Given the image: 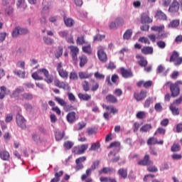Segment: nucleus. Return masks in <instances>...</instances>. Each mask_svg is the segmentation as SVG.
<instances>
[{
  "mask_svg": "<svg viewBox=\"0 0 182 182\" xmlns=\"http://www.w3.org/2000/svg\"><path fill=\"white\" fill-rule=\"evenodd\" d=\"M87 149V145L82 144L80 146H75L73 148V153H75V155H80L83 153H85V151Z\"/></svg>",
  "mask_w": 182,
  "mask_h": 182,
  "instance_id": "11",
  "label": "nucleus"
},
{
  "mask_svg": "<svg viewBox=\"0 0 182 182\" xmlns=\"http://www.w3.org/2000/svg\"><path fill=\"white\" fill-rule=\"evenodd\" d=\"M172 115L173 116H178L180 115V110L177 107V106L174 104H171L169 107Z\"/></svg>",
  "mask_w": 182,
  "mask_h": 182,
  "instance_id": "23",
  "label": "nucleus"
},
{
  "mask_svg": "<svg viewBox=\"0 0 182 182\" xmlns=\"http://www.w3.org/2000/svg\"><path fill=\"white\" fill-rule=\"evenodd\" d=\"M114 23H115L118 26H123L125 24L124 20L121 17H117Z\"/></svg>",
  "mask_w": 182,
  "mask_h": 182,
  "instance_id": "39",
  "label": "nucleus"
},
{
  "mask_svg": "<svg viewBox=\"0 0 182 182\" xmlns=\"http://www.w3.org/2000/svg\"><path fill=\"white\" fill-rule=\"evenodd\" d=\"M16 6L18 7H22L23 9H26L27 7L26 4H25V0H18Z\"/></svg>",
  "mask_w": 182,
  "mask_h": 182,
  "instance_id": "51",
  "label": "nucleus"
},
{
  "mask_svg": "<svg viewBox=\"0 0 182 182\" xmlns=\"http://www.w3.org/2000/svg\"><path fill=\"white\" fill-rule=\"evenodd\" d=\"M162 109L163 107L161 103H156V105H154V109L157 112H161L162 111Z\"/></svg>",
  "mask_w": 182,
  "mask_h": 182,
  "instance_id": "60",
  "label": "nucleus"
},
{
  "mask_svg": "<svg viewBox=\"0 0 182 182\" xmlns=\"http://www.w3.org/2000/svg\"><path fill=\"white\" fill-rule=\"evenodd\" d=\"M40 73H42V72H40L39 70H37L36 73H33L32 77L34 80L41 81L43 80V77L40 75Z\"/></svg>",
  "mask_w": 182,
  "mask_h": 182,
  "instance_id": "28",
  "label": "nucleus"
},
{
  "mask_svg": "<svg viewBox=\"0 0 182 182\" xmlns=\"http://www.w3.org/2000/svg\"><path fill=\"white\" fill-rule=\"evenodd\" d=\"M147 92L145 90H141L139 93H134V99L136 101H142L144 100L146 97Z\"/></svg>",
  "mask_w": 182,
  "mask_h": 182,
  "instance_id": "15",
  "label": "nucleus"
},
{
  "mask_svg": "<svg viewBox=\"0 0 182 182\" xmlns=\"http://www.w3.org/2000/svg\"><path fill=\"white\" fill-rule=\"evenodd\" d=\"M100 182H117L115 178L101 176L100 178Z\"/></svg>",
  "mask_w": 182,
  "mask_h": 182,
  "instance_id": "29",
  "label": "nucleus"
},
{
  "mask_svg": "<svg viewBox=\"0 0 182 182\" xmlns=\"http://www.w3.org/2000/svg\"><path fill=\"white\" fill-rule=\"evenodd\" d=\"M82 87L84 91L87 92L90 90V84L87 81L82 82Z\"/></svg>",
  "mask_w": 182,
  "mask_h": 182,
  "instance_id": "62",
  "label": "nucleus"
},
{
  "mask_svg": "<svg viewBox=\"0 0 182 182\" xmlns=\"http://www.w3.org/2000/svg\"><path fill=\"white\" fill-rule=\"evenodd\" d=\"M33 100V95H32L30 92H24L23 94H22L21 95V97L18 98V100H28V101H31Z\"/></svg>",
  "mask_w": 182,
  "mask_h": 182,
  "instance_id": "19",
  "label": "nucleus"
},
{
  "mask_svg": "<svg viewBox=\"0 0 182 182\" xmlns=\"http://www.w3.org/2000/svg\"><path fill=\"white\" fill-rule=\"evenodd\" d=\"M86 161L85 156H80L78 159L75 160V171H78L80 170H82L83 168L82 162H85Z\"/></svg>",
  "mask_w": 182,
  "mask_h": 182,
  "instance_id": "10",
  "label": "nucleus"
},
{
  "mask_svg": "<svg viewBox=\"0 0 182 182\" xmlns=\"http://www.w3.org/2000/svg\"><path fill=\"white\" fill-rule=\"evenodd\" d=\"M154 164L153 161L150 159V156L149 154L144 155L143 159H140L138 162V166H149Z\"/></svg>",
  "mask_w": 182,
  "mask_h": 182,
  "instance_id": "6",
  "label": "nucleus"
},
{
  "mask_svg": "<svg viewBox=\"0 0 182 182\" xmlns=\"http://www.w3.org/2000/svg\"><path fill=\"white\" fill-rule=\"evenodd\" d=\"M120 74L121 75H122L124 78H126V79L133 77V73H132L131 69L127 70L123 67L120 68Z\"/></svg>",
  "mask_w": 182,
  "mask_h": 182,
  "instance_id": "14",
  "label": "nucleus"
},
{
  "mask_svg": "<svg viewBox=\"0 0 182 182\" xmlns=\"http://www.w3.org/2000/svg\"><path fill=\"white\" fill-rule=\"evenodd\" d=\"M69 49V55L71 56L73 64L77 65L78 63V55L80 53V49L77 46H68Z\"/></svg>",
  "mask_w": 182,
  "mask_h": 182,
  "instance_id": "1",
  "label": "nucleus"
},
{
  "mask_svg": "<svg viewBox=\"0 0 182 182\" xmlns=\"http://www.w3.org/2000/svg\"><path fill=\"white\" fill-rule=\"evenodd\" d=\"M136 59H139L138 64L139 65L140 67L142 68H146V66L148 64L147 60L145 59L144 56H142L141 55H136Z\"/></svg>",
  "mask_w": 182,
  "mask_h": 182,
  "instance_id": "20",
  "label": "nucleus"
},
{
  "mask_svg": "<svg viewBox=\"0 0 182 182\" xmlns=\"http://www.w3.org/2000/svg\"><path fill=\"white\" fill-rule=\"evenodd\" d=\"M79 60H80V68H83L84 65H85L87 63V56L84 55L80 56Z\"/></svg>",
  "mask_w": 182,
  "mask_h": 182,
  "instance_id": "32",
  "label": "nucleus"
},
{
  "mask_svg": "<svg viewBox=\"0 0 182 182\" xmlns=\"http://www.w3.org/2000/svg\"><path fill=\"white\" fill-rule=\"evenodd\" d=\"M76 114L75 112H70L67 115V121L68 123H74L76 121Z\"/></svg>",
  "mask_w": 182,
  "mask_h": 182,
  "instance_id": "25",
  "label": "nucleus"
},
{
  "mask_svg": "<svg viewBox=\"0 0 182 182\" xmlns=\"http://www.w3.org/2000/svg\"><path fill=\"white\" fill-rule=\"evenodd\" d=\"M179 9H180V3H178L177 0H173L171 6H169V9H168V11H169L171 14H177Z\"/></svg>",
  "mask_w": 182,
  "mask_h": 182,
  "instance_id": "8",
  "label": "nucleus"
},
{
  "mask_svg": "<svg viewBox=\"0 0 182 182\" xmlns=\"http://www.w3.org/2000/svg\"><path fill=\"white\" fill-rule=\"evenodd\" d=\"M76 43L78 46H82L83 44L86 43L85 39L84 38L83 36H80L78 38H77Z\"/></svg>",
  "mask_w": 182,
  "mask_h": 182,
  "instance_id": "45",
  "label": "nucleus"
},
{
  "mask_svg": "<svg viewBox=\"0 0 182 182\" xmlns=\"http://www.w3.org/2000/svg\"><path fill=\"white\" fill-rule=\"evenodd\" d=\"M120 146H121V144L119 142L114 141V142H112L110 144V145H109V146H107V149H111V148H113V147H116V148L119 149Z\"/></svg>",
  "mask_w": 182,
  "mask_h": 182,
  "instance_id": "55",
  "label": "nucleus"
},
{
  "mask_svg": "<svg viewBox=\"0 0 182 182\" xmlns=\"http://www.w3.org/2000/svg\"><path fill=\"white\" fill-rule=\"evenodd\" d=\"M55 100L59 104L61 107H65L67 106V102L63 98H60L58 97H55Z\"/></svg>",
  "mask_w": 182,
  "mask_h": 182,
  "instance_id": "36",
  "label": "nucleus"
},
{
  "mask_svg": "<svg viewBox=\"0 0 182 182\" xmlns=\"http://www.w3.org/2000/svg\"><path fill=\"white\" fill-rule=\"evenodd\" d=\"M151 29L153 31L161 33L165 29V26L164 25H161L160 26H154V27H151Z\"/></svg>",
  "mask_w": 182,
  "mask_h": 182,
  "instance_id": "41",
  "label": "nucleus"
},
{
  "mask_svg": "<svg viewBox=\"0 0 182 182\" xmlns=\"http://www.w3.org/2000/svg\"><path fill=\"white\" fill-rule=\"evenodd\" d=\"M79 77L81 80H83V79L89 78L90 75L88 74H87L86 73L80 72V73H79Z\"/></svg>",
  "mask_w": 182,
  "mask_h": 182,
  "instance_id": "61",
  "label": "nucleus"
},
{
  "mask_svg": "<svg viewBox=\"0 0 182 182\" xmlns=\"http://www.w3.org/2000/svg\"><path fill=\"white\" fill-rule=\"evenodd\" d=\"M14 74L16 75L18 77L24 79L26 73H25V71H21L20 70H14Z\"/></svg>",
  "mask_w": 182,
  "mask_h": 182,
  "instance_id": "34",
  "label": "nucleus"
},
{
  "mask_svg": "<svg viewBox=\"0 0 182 182\" xmlns=\"http://www.w3.org/2000/svg\"><path fill=\"white\" fill-rule=\"evenodd\" d=\"M180 26V20H172L170 23L168 25V27L170 28H176Z\"/></svg>",
  "mask_w": 182,
  "mask_h": 182,
  "instance_id": "31",
  "label": "nucleus"
},
{
  "mask_svg": "<svg viewBox=\"0 0 182 182\" xmlns=\"http://www.w3.org/2000/svg\"><path fill=\"white\" fill-rule=\"evenodd\" d=\"M59 36L63 38H67L69 36V32L68 31H61L59 32Z\"/></svg>",
  "mask_w": 182,
  "mask_h": 182,
  "instance_id": "54",
  "label": "nucleus"
},
{
  "mask_svg": "<svg viewBox=\"0 0 182 182\" xmlns=\"http://www.w3.org/2000/svg\"><path fill=\"white\" fill-rule=\"evenodd\" d=\"M101 147V144L98 141L95 142V144H92V150L96 151Z\"/></svg>",
  "mask_w": 182,
  "mask_h": 182,
  "instance_id": "59",
  "label": "nucleus"
},
{
  "mask_svg": "<svg viewBox=\"0 0 182 182\" xmlns=\"http://www.w3.org/2000/svg\"><path fill=\"white\" fill-rule=\"evenodd\" d=\"M16 124L21 129H26V120L21 114L16 115Z\"/></svg>",
  "mask_w": 182,
  "mask_h": 182,
  "instance_id": "9",
  "label": "nucleus"
},
{
  "mask_svg": "<svg viewBox=\"0 0 182 182\" xmlns=\"http://www.w3.org/2000/svg\"><path fill=\"white\" fill-rule=\"evenodd\" d=\"M56 71L61 78L68 79V77H69V72H68L66 69L63 68L62 63H57Z\"/></svg>",
  "mask_w": 182,
  "mask_h": 182,
  "instance_id": "3",
  "label": "nucleus"
},
{
  "mask_svg": "<svg viewBox=\"0 0 182 182\" xmlns=\"http://www.w3.org/2000/svg\"><path fill=\"white\" fill-rule=\"evenodd\" d=\"M168 124H169V119L167 118H164L161 122H160V125L164 127L168 126Z\"/></svg>",
  "mask_w": 182,
  "mask_h": 182,
  "instance_id": "58",
  "label": "nucleus"
},
{
  "mask_svg": "<svg viewBox=\"0 0 182 182\" xmlns=\"http://www.w3.org/2000/svg\"><path fill=\"white\" fill-rule=\"evenodd\" d=\"M157 134L164 136L166 134V129L163 127H159L158 129H156L154 135H156Z\"/></svg>",
  "mask_w": 182,
  "mask_h": 182,
  "instance_id": "48",
  "label": "nucleus"
},
{
  "mask_svg": "<svg viewBox=\"0 0 182 182\" xmlns=\"http://www.w3.org/2000/svg\"><path fill=\"white\" fill-rule=\"evenodd\" d=\"M24 92V88L23 87H20L14 90L12 93V97L16 98L18 100L19 97H21L20 95Z\"/></svg>",
  "mask_w": 182,
  "mask_h": 182,
  "instance_id": "17",
  "label": "nucleus"
},
{
  "mask_svg": "<svg viewBox=\"0 0 182 182\" xmlns=\"http://www.w3.org/2000/svg\"><path fill=\"white\" fill-rule=\"evenodd\" d=\"M55 86L56 87H59L60 89H63L64 90H70L69 84L64 82H61L58 79H56L55 80Z\"/></svg>",
  "mask_w": 182,
  "mask_h": 182,
  "instance_id": "13",
  "label": "nucleus"
},
{
  "mask_svg": "<svg viewBox=\"0 0 182 182\" xmlns=\"http://www.w3.org/2000/svg\"><path fill=\"white\" fill-rule=\"evenodd\" d=\"M105 50V46H99L98 52L97 53V55H98V58L100 61L104 63H105L107 61V55Z\"/></svg>",
  "mask_w": 182,
  "mask_h": 182,
  "instance_id": "5",
  "label": "nucleus"
},
{
  "mask_svg": "<svg viewBox=\"0 0 182 182\" xmlns=\"http://www.w3.org/2000/svg\"><path fill=\"white\" fill-rule=\"evenodd\" d=\"M63 175V171H60L55 173V178H52L50 182H58L60 181V178L62 177Z\"/></svg>",
  "mask_w": 182,
  "mask_h": 182,
  "instance_id": "30",
  "label": "nucleus"
},
{
  "mask_svg": "<svg viewBox=\"0 0 182 182\" xmlns=\"http://www.w3.org/2000/svg\"><path fill=\"white\" fill-rule=\"evenodd\" d=\"M180 86H182V80L176 81L174 84H171L170 85V91L171 96L172 97H177L178 95H180L181 90Z\"/></svg>",
  "mask_w": 182,
  "mask_h": 182,
  "instance_id": "2",
  "label": "nucleus"
},
{
  "mask_svg": "<svg viewBox=\"0 0 182 182\" xmlns=\"http://www.w3.org/2000/svg\"><path fill=\"white\" fill-rule=\"evenodd\" d=\"M63 46H58V48L55 51V56L56 58H60L63 55Z\"/></svg>",
  "mask_w": 182,
  "mask_h": 182,
  "instance_id": "37",
  "label": "nucleus"
},
{
  "mask_svg": "<svg viewBox=\"0 0 182 182\" xmlns=\"http://www.w3.org/2000/svg\"><path fill=\"white\" fill-rule=\"evenodd\" d=\"M155 18H158L161 21H166L167 20V16L166 14H164L162 11H156V14H155Z\"/></svg>",
  "mask_w": 182,
  "mask_h": 182,
  "instance_id": "22",
  "label": "nucleus"
},
{
  "mask_svg": "<svg viewBox=\"0 0 182 182\" xmlns=\"http://www.w3.org/2000/svg\"><path fill=\"white\" fill-rule=\"evenodd\" d=\"M133 35V31L131 29L127 30L123 35V39L129 41Z\"/></svg>",
  "mask_w": 182,
  "mask_h": 182,
  "instance_id": "33",
  "label": "nucleus"
},
{
  "mask_svg": "<svg viewBox=\"0 0 182 182\" xmlns=\"http://www.w3.org/2000/svg\"><path fill=\"white\" fill-rule=\"evenodd\" d=\"M103 39H105V35L97 34L93 37V41H102Z\"/></svg>",
  "mask_w": 182,
  "mask_h": 182,
  "instance_id": "49",
  "label": "nucleus"
},
{
  "mask_svg": "<svg viewBox=\"0 0 182 182\" xmlns=\"http://www.w3.org/2000/svg\"><path fill=\"white\" fill-rule=\"evenodd\" d=\"M78 97L81 100L87 101V100H90L91 99V95H89L87 94L79 93L78 94Z\"/></svg>",
  "mask_w": 182,
  "mask_h": 182,
  "instance_id": "40",
  "label": "nucleus"
},
{
  "mask_svg": "<svg viewBox=\"0 0 182 182\" xmlns=\"http://www.w3.org/2000/svg\"><path fill=\"white\" fill-rule=\"evenodd\" d=\"M153 20L147 15H144L142 17H141V23H152Z\"/></svg>",
  "mask_w": 182,
  "mask_h": 182,
  "instance_id": "35",
  "label": "nucleus"
},
{
  "mask_svg": "<svg viewBox=\"0 0 182 182\" xmlns=\"http://www.w3.org/2000/svg\"><path fill=\"white\" fill-rule=\"evenodd\" d=\"M171 152L176 153L181 151V146L178 144H173L171 147Z\"/></svg>",
  "mask_w": 182,
  "mask_h": 182,
  "instance_id": "42",
  "label": "nucleus"
},
{
  "mask_svg": "<svg viewBox=\"0 0 182 182\" xmlns=\"http://www.w3.org/2000/svg\"><path fill=\"white\" fill-rule=\"evenodd\" d=\"M121 178L126 179L127 177V169L124 168H120L117 172Z\"/></svg>",
  "mask_w": 182,
  "mask_h": 182,
  "instance_id": "24",
  "label": "nucleus"
},
{
  "mask_svg": "<svg viewBox=\"0 0 182 182\" xmlns=\"http://www.w3.org/2000/svg\"><path fill=\"white\" fill-rule=\"evenodd\" d=\"M92 170L90 168L85 171V173L81 176V181L85 182H91L92 179L90 178Z\"/></svg>",
  "mask_w": 182,
  "mask_h": 182,
  "instance_id": "16",
  "label": "nucleus"
},
{
  "mask_svg": "<svg viewBox=\"0 0 182 182\" xmlns=\"http://www.w3.org/2000/svg\"><path fill=\"white\" fill-rule=\"evenodd\" d=\"M95 77L97 80H101L105 79V75L101 73L97 72V73H95Z\"/></svg>",
  "mask_w": 182,
  "mask_h": 182,
  "instance_id": "50",
  "label": "nucleus"
},
{
  "mask_svg": "<svg viewBox=\"0 0 182 182\" xmlns=\"http://www.w3.org/2000/svg\"><path fill=\"white\" fill-rule=\"evenodd\" d=\"M151 129V125L150 124H146L140 128V132L146 133L147 132H149Z\"/></svg>",
  "mask_w": 182,
  "mask_h": 182,
  "instance_id": "43",
  "label": "nucleus"
},
{
  "mask_svg": "<svg viewBox=\"0 0 182 182\" xmlns=\"http://www.w3.org/2000/svg\"><path fill=\"white\" fill-rule=\"evenodd\" d=\"M39 72H41V73H43L45 76V81L48 84H51L53 82V75H50V73H48V70L45 68L39 69Z\"/></svg>",
  "mask_w": 182,
  "mask_h": 182,
  "instance_id": "7",
  "label": "nucleus"
},
{
  "mask_svg": "<svg viewBox=\"0 0 182 182\" xmlns=\"http://www.w3.org/2000/svg\"><path fill=\"white\" fill-rule=\"evenodd\" d=\"M169 62H173L174 65L179 66L182 64V57H180V54L176 50H173L170 56Z\"/></svg>",
  "mask_w": 182,
  "mask_h": 182,
  "instance_id": "4",
  "label": "nucleus"
},
{
  "mask_svg": "<svg viewBox=\"0 0 182 182\" xmlns=\"http://www.w3.org/2000/svg\"><path fill=\"white\" fill-rule=\"evenodd\" d=\"M141 52L144 55H152L154 53V48L152 46H144L142 49H141Z\"/></svg>",
  "mask_w": 182,
  "mask_h": 182,
  "instance_id": "21",
  "label": "nucleus"
},
{
  "mask_svg": "<svg viewBox=\"0 0 182 182\" xmlns=\"http://www.w3.org/2000/svg\"><path fill=\"white\" fill-rule=\"evenodd\" d=\"M147 171H149L151 173H156L158 171V168L156 166H149L147 168Z\"/></svg>",
  "mask_w": 182,
  "mask_h": 182,
  "instance_id": "63",
  "label": "nucleus"
},
{
  "mask_svg": "<svg viewBox=\"0 0 182 182\" xmlns=\"http://www.w3.org/2000/svg\"><path fill=\"white\" fill-rule=\"evenodd\" d=\"M63 19H64V23H65V26L69 27V28L73 26V25H74L73 19H72L71 18H68V17H64Z\"/></svg>",
  "mask_w": 182,
  "mask_h": 182,
  "instance_id": "27",
  "label": "nucleus"
},
{
  "mask_svg": "<svg viewBox=\"0 0 182 182\" xmlns=\"http://www.w3.org/2000/svg\"><path fill=\"white\" fill-rule=\"evenodd\" d=\"M171 159L176 161L181 160L182 159L181 154H173L171 155Z\"/></svg>",
  "mask_w": 182,
  "mask_h": 182,
  "instance_id": "57",
  "label": "nucleus"
},
{
  "mask_svg": "<svg viewBox=\"0 0 182 182\" xmlns=\"http://www.w3.org/2000/svg\"><path fill=\"white\" fill-rule=\"evenodd\" d=\"M73 146V143L70 141H65L64 143V147L67 149H70Z\"/></svg>",
  "mask_w": 182,
  "mask_h": 182,
  "instance_id": "64",
  "label": "nucleus"
},
{
  "mask_svg": "<svg viewBox=\"0 0 182 182\" xmlns=\"http://www.w3.org/2000/svg\"><path fill=\"white\" fill-rule=\"evenodd\" d=\"M69 79L70 80H78V75L76 73L71 72V73H70V75H69Z\"/></svg>",
  "mask_w": 182,
  "mask_h": 182,
  "instance_id": "52",
  "label": "nucleus"
},
{
  "mask_svg": "<svg viewBox=\"0 0 182 182\" xmlns=\"http://www.w3.org/2000/svg\"><path fill=\"white\" fill-rule=\"evenodd\" d=\"M21 36L20 31H19V27H16L12 31V37L16 38L18 36Z\"/></svg>",
  "mask_w": 182,
  "mask_h": 182,
  "instance_id": "47",
  "label": "nucleus"
},
{
  "mask_svg": "<svg viewBox=\"0 0 182 182\" xmlns=\"http://www.w3.org/2000/svg\"><path fill=\"white\" fill-rule=\"evenodd\" d=\"M115 173V169L112 167H103L102 169H100L99 171V173L100 175H112Z\"/></svg>",
  "mask_w": 182,
  "mask_h": 182,
  "instance_id": "12",
  "label": "nucleus"
},
{
  "mask_svg": "<svg viewBox=\"0 0 182 182\" xmlns=\"http://www.w3.org/2000/svg\"><path fill=\"white\" fill-rule=\"evenodd\" d=\"M157 144V139L154 137V136H151L149 139H148L147 140V145L148 146H151V145H156Z\"/></svg>",
  "mask_w": 182,
  "mask_h": 182,
  "instance_id": "44",
  "label": "nucleus"
},
{
  "mask_svg": "<svg viewBox=\"0 0 182 182\" xmlns=\"http://www.w3.org/2000/svg\"><path fill=\"white\" fill-rule=\"evenodd\" d=\"M136 117L139 119H144L146 118V112L144 111H139L136 113Z\"/></svg>",
  "mask_w": 182,
  "mask_h": 182,
  "instance_id": "46",
  "label": "nucleus"
},
{
  "mask_svg": "<svg viewBox=\"0 0 182 182\" xmlns=\"http://www.w3.org/2000/svg\"><path fill=\"white\" fill-rule=\"evenodd\" d=\"M105 100L107 101V102L111 104H116L118 102L117 98L114 97V95H109L107 97H105Z\"/></svg>",
  "mask_w": 182,
  "mask_h": 182,
  "instance_id": "26",
  "label": "nucleus"
},
{
  "mask_svg": "<svg viewBox=\"0 0 182 182\" xmlns=\"http://www.w3.org/2000/svg\"><path fill=\"white\" fill-rule=\"evenodd\" d=\"M139 42L144 43V44H147V45H150V43H151L150 41L146 37H140L139 38Z\"/></svg>",
  "mask_w": 182,
  "mask_h": 182,
  "instance_id": "53",
  "label": "nucleus"
},
{
  "mask_svg": "<svg viewBox=\"0 0 182 182\" xmlns=\"http://www.w3.org/2000/svg\"><path fill=\"white\" fill-rule=\"evenodd\" d=\"M43 39L44 43H45L46 45H48V46H51V45H53V43H54V40L52 39V38H50V37H48V36H44V37L43 38Z\"/></svg>",
  "mask_w": 182,
  "mask_h": 182,
  "instance_id": "38",
  "label": "nucleus"
},
{
  "mask_svg": "<svg viewBox=\"0 0 182 182\" xmlns=\"http://www.w3.org/2000/svg\"><path fill=\"white\" fill-rule=\"evenodd\" d=\"M156 46H158V47L160 49H165V48L166 46V43L164 41H159L156 42Z\"/></svg>",
  "mask_w": 182,
  "mask_h": 182,
  "instance_id": "56",
  "label": "nucleus"
},
{
  "mask_svg": "<svg viewBox=\"0 0 182 182\" xmlns=\"http://www.w3.org/2000/svg\"><path fill=\"white\" fill-rule=\"evenodd\" d=\"M11 158V155L9 151L6 150H1L0 151V159L4 161H9Z\"/></svg>",
  "mask_w": 182,
  "mask_h": 182,
  "instance_id": "18",
  "label": "nucleus"
}]
</instances>
